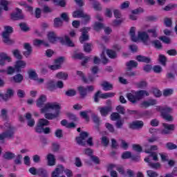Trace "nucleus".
Wrapping results in <instances>:
<instances>
[{
  "label": "nucleus",
  "mask_w": 177,
  "mask_h": 177,
  "mask_svg": "<svg viewBox=\"0 0 177 177\" xmlns=\"http://www.w3.org/2000/svg\"><path fill=\"white\" fill-rule=\"evenodd\" d=\"M60 104L57 102H48L45 104L44 108L41 109V113L44 114L46 120H53L57 118L60 114Z\"/></svg>",
  "instance_id": "f257e3e1"
},
{
  "label": "nucleus",
  "mask_w": 177,
  "mask_h": 177,
  "mask_svg": "<svg viewBox=\"0 0 177 177\" xmlns=\"http://www.w3.org/2000/svg\"><path fill=\"white\" fill-rule=\"evenodd\" d=\"M48 39L51 44H55L57 41H59L63 45L68 46H74V43L71 41L68 36L65 35L64 37H59L55 32H50L48 34Z\"/></svg>",
  "instance_id": "f03ea898"
},
{
  "label": "nucleus",
  "mask_w": 177,
  "mask_h": 177,
  "mask_svg": "<svg viewBox=\"0 0 177 177\" xmlns=\"http://www.w3.org/2000/svg\"><path fill=\"white\" fill-rule=\"evenodd\" d=\"M89 136V133L86 131H83L80 133V136L76 137L75 140L80 146H86V143L88 146H93V141L92 137L88 139ZM86 139H88L86 140Z\"/></svg>",
  "instance_id": "7ed1b4c3"
},
{
  "label": "nucleus",
  "mask_w": 177,
  "mask_h": 177,
  "mask_svg": "<svg viewBox=\"0 0 177 177\" xmlns=\"http://www.w3.org/2000/svg\"><path fill=\"white\" fill-rule=\"evenodd\" d=\"M5 31L2 33L3 42L7 44V45H12L15 44V41L10 39V34L13 32V28L12 26H5Z\"/></svg>",
  "instance_id": "20e7f679"
},
{
  "label": "nucleus",
  "mask_w": 177,
  "mask_h": 177,
  "mask_svg": "<svg viewBox=\"0 0 177 177\" xmlns=\"http://www.w3.org/2000/svg\"><path fill=\"white\" fill-rule=\"evenodd\" d=\"M88 31H91V28L89 27H84L80 29L82 35L80 37V42L81 44L86 42V41H89V35L88 34Z\"/></svg>",
  "instance_id": "39448f33"
},
{
  "label": "nucleus",
  "mask_w": 177,
  "mask_h": 177,
  "mask_svg": "<svg viewBox=\"0 0 177 177\" xmlns=\"http://www.w3.org/2000/svg\"><path fill=\"white\" fill-rule=\"evenodd\" d=\"M138 39H140L145 45H149L150 44V36L146 32H138Z\"/></svg>",
  "instance_id": "423d86ee"
},
{
  "label": "nucleus",
  "mask_w": 177,
  "mask_h": 177,
  "mask_svg": "<svg viewBox=\"0 0 177 177\" xmlns=\"http://www.w3.org/2000/svg\"><path fill=\"white\" fill-rule=\"evenodd\" d=\"M16 12L11 15V19L12 20H23L24 15H23V10L19 8H15Z\"/></svg>",
  "instance_id": "0eeeda50"
},
{
  "label": "nucleus",
  "mask_w": 177,
  "mask_h": 177,
  "mask_svg": "<svg viewBox=\"0 0 177 177\" xmlns=\"http://www.w3.org/2000/svg\"><path fill=\"white\" fill-rule=\"evenodd\" d=\"M157 104V101L156 100L150 99L147 101H143L140 103V107L141 109H147V107H150V106H154Z\"/></svg>",
  "instance_id": "6e6552de"
},
{
  "label": "nucleus",
  "mask_w": 177,
  "mask_h": 177,
  "mask_svg": "<svg viewBox=\"0 0 177 177\" xmlns=\"http://www.w3.org/2000/svg\"><path fill=\"white\" fill-rule=\"evenodd\" d=\"M26 66H27V63L23 60H18L16 62L15 67L16 73H21V68H25Z\"/></svg>",
  "instance_id": "1a4fd4ad"
},
{
  "label": "nucleus",
  "mask_w": 177,
  "mask_h": 177,
  "mask_svg": "<svg viewBox=\"0 0 177 177\" xmlns=\"http://www.w3.org/2000/svg\"><path fill=\"white\" fill-rule=\"evenodd\" d=\"M15 94V91L12 89L8 88L6 93V94L0 93V97L6 102V100H9Z\"/></svg>",
  "instance_id": "9d476101"
},
{
  "label": "nucleus",
  "mask_w": 177,
  "mask_h": 177,
  "mask_svg": "<svg viewBox=\"0 0 177 177\" xmlns=\"http://www.w3.org/2000/svg\"><path fill=\"white\" fill-rule=\"evenodd\" d=\"M4 135V139H13V136L15 135V127H10L9 129L3 132Z\"/></svg>",
  "instance_id": "9b49d317"
},
{
  "label": "nucleus",
  "mask_w": 177,
  "mask_h": 177,
  "mask_svg": "<svg viewBox=\"0 0 177 177\" xmlns=\"http://www.w3.org/2000/svg\"><path fill=\"white\" fill-rule=\"evenodd\" d=\"M24 48L26 50L23 53V55L25 57H28L32 53V47L30 43H25L24 44Z\"/></svg>",
  "instance_id": "f8f14e48"
},
{
  "label": "nucleus",
  "mask_w": 177,
  "mask_h": 177,
  "mask_svg": "<svg viewBox=\"0 0 177 177\" xmlns=\"http://www.w3.org/2000/svg\"><path fill=\"white\" fill-rule=\"evenodd\" d=\"M162 125L165 128V129L162 131V135H168V133H169V131H174V129H175V124L163 123Z\"/></svg>",
  "instance_id": "ddd939ff"
},
{
  "label": "nucleus",
  "mask_w": 177,
  "mask_h": 177,
  "mask_svg": "<svg viewBox=\"0 0 177 177\" xmlns=\"http://www.w3.org/2000/svg\"><path fill=\"white\" fill-rule=\"evenodd\" d=\"M143 125L144 124L142 121L137 120L131 122L129 124V128L131 129H142V128H143Z\"/></svg>",
  "instance_id": "4468645a"
},
{
  "label": "nucleus",
  "mask_w": 177,
  "mask_h": 177,
  "mask_svg": "<svg viewBox=\"0 0 177 177\" xmlns=\"http://www.w3.org/2000/svg\"><path fill=\"white\" fill-rule=\"evenodd\" d=\"M12 62V58L8 56V54L5 53H0V66L6 64V62Z\"/></svg>",
  "instance_id": "2eb2a0df"
},
{
  "label": "nucleus",
  "mask_w": 177,
  "mask_h": 177,
  "mask_svg": "<svg viewBox=\"0 0 177 177\" xmlns=\"http://www.w3.org/2000/svg\"><path fill=\"white\" fill-rule=\"evenodd\" d=\"M64 172V167L62 165H59L55 171L52 172L51 177H59Z\"/></svg>",
  "instance_id": "dca6fc26"
},
{
  "label": "nucleus",
  "mask_w": 177,
  "mask_h": 177,
  "mask_svg": "<svg viewBox=\"0 0 177 177\" xmlns=\"http://www.w3.org/2000/svg\"><path fill=\"white\" fill-rule=\"evenodd\" d=\"M149 92L145 90L136 91V98L138 101L142 100V99H144L145 96H149Z\"/></svg>",
  "instance_id": "f3484780"
},
{
  "label": "nucleus",
  "mask_w": 177,
  "mask_h": 177,
  "mask_svg": "<svg viewBox=\"0 0 177 177\" xmlns=\"http://www.w3.org/2000/svg\"><path fill=\"white\" fill-rule=\"evenodd\" d=\"M100 113L102 117H107L109 113H111L112 108L111 106H103L99 108Z\"/></svg>",
  "instance_id": "a211bd4d"
},
{
  "label": "nucleus",
  "mask_w": 177,
  "mask_h": 177,
  "mask_svg": "<svg viewBox=\"0 0 177 177\" xmlns=\"http://www.w3.org/2000/svg\"><path fill=\"white\" fill-rule=\"evenodd\" d=\"M46 88L50 92H53L56 89V83L55 80H50L46 83Z\"/></svg>",
  "instance_id": "6ab92c4d"
},
{
  "label": "nucleus",
  "mask_w": 177,
  "mask_h": 177,
  "mask_svg": "<svg viewBox=\"0 0 177 177\" xmlns=\"http://www.w3.org/2000/svg\"><path fill=\"white\" fill-rule=\"evenodd\" d=\"M127 97L129 102L133 103V104H135L138 102V100L136 97V92L135 93H129L127 94Z\"/></svg>",
  "instance_id": "aec40b11"
},
{
  "label": "nucleus",
  "mask_w": 177,
  "mask_h": 177,
  "mask_svg": "<svg viewBox=\"0 0 177 177\" xmlns=\"http://www.w3.org/2000/svg\"><path fill=\"white\" fill-rule=\"evenodd\" d=\"M48 165L50 167H53L56 165V158H55V155L49 153L47 155Z\"/></svg>",
  "instance_id": "412c9836"
},
{
  "label": "nucleus",
  "mask_w": 177,
  "mask_h": 177,
  "mask_svg": "<svg viewBox=\"0 0 177 177\" xmlns=\"http://www.w3.org/2000/svg\"><path fill=\"white\" fill-rule=\"evenodd\" d=\"M128 71H131L132 68H136L138 67V62L134 60H130L126 63Z\"/></svg>",
  "instance_id": "4be33fe9"
},
{
  "label": "nucleus",
  "mask_w": 177,
  "mask_h": 177,
  "mask_svg": "<svg viewBox=\"0 0 177 177\" xmlns=\"http://www.w3.org/2000/svg\"><path fill=\"white\" fill-rule=\"evenodd\" d=\"M25 118H26V120H28V127H32L35 125V120L32 118L31 113H26L25 115Z\"/></svg>",
  "instance_id": "5701e85b"
},
{
  "label": "nucleus",
  "mask_w": 177,
  "mask_h": 177,
  "mask_svg": "<svg viewBox=\"0 0 177 177\" xmlns=\"http://www.w3.org/2000/svg\"><path fill=\"white\" fill-rule=\"evenodd\" d=\"M33 45L35 46H41V45H44V46H46V47L49 46V44L45 41V40H41L38 39H36L33 41Z\"/></svg>",
  "instance_id": "b1692460"
},
{
  "label": "nucleus",
  "mask_w": 177,
  "mask_h": 177,
  "mask_svg": "<svg viewBox=\"0 0 177 177\" xmlns=\"http://www.w3.org/2000/svg\"><path fill=\"white\" fill-rule=\"evenodd\" d=\"M28 75L30 80H32L33 81L37 80L38 74L37 73V72H35V70L34 69H29L28 71Z\"/></svg>",
  "instance_id": "393cba45"
},
{
  "label": "nucleus",
  "mask_w": 177,
  "mask_h": 177,
  "mask_svg": "<svg viewBox=\"0 0 177 177\" xmlns=\"http://www.w3.org/2000/svg\"><path fill=\"white\" fill-rule=\"evenodd\" d=\"M12 80H13L14 82H16V84H21V82H22L24 80V76L20 73H18L12 77Z\"/></svg>",
  "instance_id": "a878e982"
},
{
  "label": "nucleus",
  "mask_w": 177,
  "mask_h": 177,
  "mask_svg": "<svg viewBox=\"0 0 177 177\" xmlns=\"http://www.w3.org/2000/svg\"><path fill=\"white\" fill-rule=\"evenodd\" d=\"M37 176H41V177H48V171L46 169L40 167L37 169Z\"/></svg>",
  "instance_id": "bb28decb"
},
{
  "label": "nucleus",
  "mask_w": 177,
  "mask_h": 177,
  "mask_svg": "<svg viewBox=\"0 0 177 177\" xmlns=\"http://www.w3.org/2000/svg\"><path fill=\"white\" fill-rule=\"evenodd\" d=\"M15 157H16V155L11 151H6L3 155V158H4V160H13Z\"/></svg>",
  "instance_id": "cd10ccee"
},
{
  "label": "nucleus",
  "mask_w": 177,
  "mask_h": 177,
  "mask_svg": "<svg viewBox=\"0 0 177 177\" xmlns=\"http://www.w3.org/2000/svg\"><path fill=\"white\" fill-rule=\"evenodd\" d=\"M136 31V27L133 26L130 28L129 35L131 36V41H133V42L138 41V37H136V36L135 35Z\"/></svg>",
  "instance_id": "c85d7f7f"
},
{
  "label": "nucleus",
  "mask_w": 177,
  "mask_h": 177,
  "mask_svg": "<svg viewBox=\"0 0 177 177\" xmlns=\"http://www.w3.org/2000/svg\"><path fill=\"white\" fill-rule=\"evenodd\" d=\"M136 60H138V62H141L142 63H150V62H151V59H150V57L142 55H138L136 57Z\"/></svg>",
  "instance_id": "c756f323"
},
{
  "label": "nucleus",
  "mask_w": 177,
  "mask_h": 177,
  "mask_svg": "<svg viewBox=\"0 0 177 177\" xmlns=\"http://www.w3.org/2000/svg\"><path fill=\"white\" fill-rule=\"evenodd\" d=\"M45 102H46V96L44 95H41L37 101V107H42Z\"/></svg>",
  "instance_id": "7c9ffc66"
},
{
  "label": "nucleus",
  "mask_w": 177,
  "mask_h": 177,
  "mask_svg": "<svg viewBox=\"0 0 177 177\" xmlns=\"http://www.w3.org/2000/svg\"><path fill=\"white\" fill-rule=\"evenodd\" d=\"M79 93L81 97H85L86 95H88V91L86 90V87L80 86L78 87Z\"/></svg>",
  "instance_id": "2f4dec72"
},
{
  "label": "nucleus",
  "mask_w": 177,
  "mask_h": 177,
  "mask_svg": "<svg viewBox=\"0 0 177 177\" xmlns=\"http://www.w3.org/2000/svg\"><path fill=\"white\" fill-rule=\"evenodd\" d=\"M101 86H102L103 91H111L113 89V84L107 82H104V83H102L101 84Z\"/></svg>",
  "instance_id": "473e14b6"
},
{
  "label": "nucleus",
  "mask_w": 177,
  "mask_h": 177,
  "mask_svg": "<svg viewBox=\"0 0 177 177\" xmlns=\"http://www.w3.org/2000/svg\"><path fill=\"white\" fill-rule=\"evenodd\" d=\"M124 120H128V117L125 116L123 118V120H118L116 121L115 125L118 129H122V127H124Z\"/></svg>",
  "instance_id": "72a5a7b5"
},
{
  "label": "nucleus",
  "mask_w": 177,
  "mask_h": 177,
  "mask_svg": "<svg viewBox=\"0 0 177 177\" xmlns=\"http://www.w3.org/2000/svg\"><path fill=\"white\" fill-rule=\"evenodd\" d=\"M12 53L16 59L18 60H21L23 59V55H21V53L19 49H15L12 51Z\"/></svg>",
  "instance_id": "f704fd0d"
},
{
  "label": "nucleus",
  "mask_w": 177,
  "mask_h": 177,
  "mask_svg": "<svg viewBox=\"0 0 177 177\" xmlns=\"http://www.w3.org/2000/svg\"><path fill=\"white\" fill-rule=\"evenodd\" d=\"M84 16H85V12H84V10H76L73 13V17H75V18L84 17Z\"/></svg>",
  "instance_id": "c9c22d12"
},
{
  "label": "nucleus",
  "mask_w": 177,
  "mask_h": 177,
  "mask_svg": "<svg viewBox=\"0 0 177 177\" xmlns=\"http://www.w3.org/2000/svg\"><path fill=\"white\" fill-rule=\"evenodd\" d=\"M157 26H154L153 28L149 29L147 30V32L149 34H151V37H152L153 38H157V37H158V34H157Z\"/></svg>",
  "instance_id": "e433bc0d"
},
{
  "label": "nucleus",
  "mask_w": 177,
  "mask_h": 177,
  "mask_svg": "<svg viewBox=\"0 0 177 177\" xmlns=\"http://www.w3.org/2000/svg\"><path fill=\"white\" fill-rule=\"evenodd\" d=\"M63 26V20L62 19L57 17L54 19V27L55 28H59V27Z\"/></svg>",
  "instance_id": "4c0bfd02"
},
{
  "label": "nucleus",
  "mask_w": 177,
  "mask_h": 177,
  "mask_svg": "<svg viewBox=\"0 0 177 177\" xmlns=\"http://www.w3.org/2000/svg\"><path fill=\"white\" fill-rule=\"evenodd\" d=\"M145 153L149 154V157H152L153 161H158V155L156 152L150 151V150H145Z\"/></svg>",
  "instance_id": "58836bf2"
},
{
  "label": "nucleus",
  "mask_w": 177,
  "mask_h": 177,
  "mask_svg": "<svg viewBox=\"0 0 177 177\" xmlns=\"http://www.w3.org/2000/svg\"><path fill=\"white\" fill-rule=\"evenodd\" d=\"M93 8L94 9V10H97L100 12V10H102V9H103V8L102 7V4H100V3H99V1H94L93 2Z\"/></svg>",
  "instance_id": "ea45409f"
},
{
  "label": "nucleus",
  "mask_w": 177,
  "mask_h": 177,
  "mask_svg": "<svg viewBox=\"0 0 177 177\" xmlns=\"http://www.w3.org/2000/svg\"><path fill=\"white\" fill-rule=\"evenodd\" d=\"M115 93H105L100 95L101 99H108V97H114Z\"/></svg>",
  "instance_id": "a19ab883"
},
{
  "label": "nucleus",
  "mask_w": 177,
  "mask_h": 177,
  "mask_svg": "<svg viewBox=\"0 0 177 177\" xmlns=\"http://www.w3.org/2000/svg\"><path fill=\"white\" fill-rule=\"evenodd\" d=\"M56 77L58 78V80H67V77H68V75L64 72H59Z\"/></svg>",
  "instance_id": "79ce46f5"
},
{
  "label": "nucleus",
  "mask_w": 177,
  "mask_h": 177,
  "mask_svg": "<svg viewBox=\"0 0 177 177\" xmlns=\"http://www.w3.org/2000/svg\"><path fill=\"white\" fill-rule=\"evenodd\" d=\"M106 55L110 57V59L117 58V53L113 50H107Z\"/></svg>",
  "instance_id": "37998d69"
},
{
  "label": "nucleus",
  "mask_w": 177,
  "mask_h": 177,
  "mask_svg": "<svg viewBox=\"0 0 177 177\" xmlns=\"http://www.w3.org/2000/svg\"><path fill=\"white\" fill-rule=\"evenodd\" d=\"M0 5L3 8L4 10H9V8L8 7V6L9 5V1L6 0H0Z\"/></svg>",
  "instance_id": "c03bdc74"
},
{
  "label": "nucleus",
  "mask_w": 177,
  "mask_h": 177,
  "mask_svg": "<svg viewBox=\"0 0 177 177\" xmlns=\"http://www.w3.org/2000/svg\"><path fill=\"white\" fill-rule=\"evenodd\" d=\"M104 27V26L103 25V24L100 22H95L93 26V28L95 31H100V30H102V28H103Z\"/></svg>",
  "instance_id": "a18cd8bd"
},
{
  "label": "nucleus",
  "mask_w": 177,
  "mask_h": 177,
  "mask_svg": "<svg viewBox=\"0 0 177 177\" xmlns=\"http://www.w3.org/2000/svg\"><path fill=\"white\" fill-rule=\"evenodd\" d=\"M39 125L44 127H47V125H49V121L46 119H39V122L37 123Z\"/></svg>",
  "instance_id": "49530a36"
},
{
  "label": "nucleus",
  "mask_w": 177,
  "mask_h": 177,
  "mask_svg": "<svg viewBox=\"0 0 177 177\" xmlns=\"http://www.w3.org/2000/svg\"><path fill=\"white\" fill-rule=\"evenodd\" d=\"M149 44H152L153 45H154L155 48H156L157 49H161V48H162L161 41H160L159 40H155L152 41H151Z\"/></svg>",
  "instance_id": "de8ad7c7"
},
{
  "label": "nucleus",
  "mask_w": 177,
  "mask_h": 177,
  "mask_svg": "<svg viewBox=\"0 0 177 177\" xmlns=\"http://www.w3.org/2000/svg\"><path fill=\"white\" fill-rule=\"evenodd\" d=\"M158 60L162 66H165L167 64V57L164 55H160Z\"/></svg>",
  "instance_id": "09e8293b"
},
{
  "label": "nucleus",
  "mask_w": 177,
  "mask_h": 177,
  "mask_svg": "<svg viewBox=\"0 0 177 177\" xmlns=\"http://www.w3.org/2000/svg\"><path fill=\"white\" fill-rule=\"evenodd\" d=\"M0 117L2 120L6 121L8 120V111L6 109H2L0 113Z\"/></svg>",
  "instance_id": "8fccbe9b"
},
{
  "label": "nucleus",
  "mask_w": 177,
  "mask_h": 177,
  "mask_svg": "<svg viewBox=\"0 0 177 177\" xmlns=\"http://www.w3.org/2000/svg\"><path fill=\"white\" fill-rule=\"evenodd\" d=\"M120 118H121V115H120V113H113L111 115V121H118V120H120Z\"/></svg>",
  "instance_id": "3c124183"
},
{
  "label": "nucleus",
  "mask_w": 177,
  "mask_h": 177,
  "mask_svg": "<svg viewBox=\"0 0 177 177\" xmlns=\"http://www.w3.org/2000/svg\"><path fill=\"white\" fill-rule=\"evenodd\" d=\"M101 143L106 147V146H109V143H110V140L106 136H103L101 138Z\"/></svg>",
  "instance_id": "603ef678"
},
{
  "label": "nucleus",
  "mask_w": 177,
  "mask_h": 177,
  "mask_svg": "<svg viewBox=\"0 0 177 177\" xmlns=\"http://www.w3.org/2000/svg\"><path fill=\"white\" fill-rule=\"evenodd\" d=\"M105 127L106 129H108V131L111 133H114V132H115V129H114V126H113V124L110 123H106Z\"/></svg>",
  "instance_id": "864d4df0"
},
{
  "label": "nucleus",
  "mask_w": 177,
  "mask_h": 177,
  "mask_svg": "<svg viewBox=\"0 0 177 177\" xmlns=\"http://www.w3.org/2000/svg\"><path fill=\"white\" fill-rule=\"evenodd\" d=\"M92 44H89V43H86L84 44V52L87 53H90L91 51L92 50Z\"/></svg>",
  "instance_id": "5fc2aeb1"
},
{
  "label": "nucleus",
  "mask_w": 177,
  "mask_h": 177,
  "mask_svg": "<svg viewBox=\"0 0 177 177\" xmlns=\"http://www.w3.org/2000/svg\"><path fill=\"white\" fill-rule=\"evenodd\" d=\"M166 148H167L168 150H175L177 149V145L173 142H167L166 143Z\"/></svg>",
  "instance_id": "6e6d98bb"
},
{
  "label": "nucleus",
  "mask_w": 177,
  "mask_h": 177,
  "mask_svg": "<svg viewBox=\"0 0 177 177\" xmlns=\"http://www.w3.org/2000/svg\"><path fill=\"white\" fill-rule=\"evenodd\" d=\"M149 167L153 169H160V168H161V164L160 162H151L149 163Z\"/></svg>",
  "instance_id": "4d7b16f0"
},
{
  "label": "nucleus",
  "mask_w": 177,
  "mask_h": 177,
  "mask_svg": "<svg viewBox=\"0 0 177 177\" xmlns=\"http://www.w3.org/2000/svg\"><path fill=\"white\" fill-rule=\"evenodd\" d=\"M136 86L140 88V89H143L144 88H146V86H147V82H146L145 81L137 82Z\"/></svg>",
  "instance_id": "13d9d810"
},
{
  "label": "nucleus",
  "mask_w": 177,
  "mask_h": 177,
  "mask_svg": "<svg viewBox=\"0 0 177 177\" xmlns=\"http://www.w3.org/2000/svg\"><path fill=\"white\" fill-rule=\"evenodd\" d=\"M131 157H132V153H131V151H125L122 154V158L123 160L131 158Z\"/></svg>",
  "instance_id": "bf43d9fd"
},
{
  "label": "nucleus",
  "mask_w": 177,
  "mask_h": 177,
  "mask_svg": "<svg viewBox=\"0 0 177 177\" xmlns=\"http://www.w3.org/2000/svg\"><path fill=\"white\" fill-rule=\"evenodd\" d=\"M175 8H177L176 4H169L163 8V10L168 12L169 10H172V9H175Z\"/></svg>",
  "instance_id": "052dcab7"
},
{
  "label": "nucleus",
  "mask_w": 177,
  "mask_h": 177,
  "mask_svg": "<svg viewBox=\"0 0 177 177\" xmlns=\"http://www.w3.org/2000/svg\"><path fill=\"white\" fill-rule=\"evenodd\" d=\"M66 115L71 121H78V118H77V116L74 113H68Z\"/></svg>",
  "instance_id": "680f3d73"
},
{
  "label": "nucleus",
  "mask_w": 177,
  "mask_h": 177,
  "mask_svg": "<svg viewBox=\"0 0 177 177\" xmlns=\"http://www.w3.org/2000/svg\"><path fill=\"white\" fill-rule=\"evenodd\" d=\"M147 176L149 177H158V173L154 171L153 170H148L147 171Z\"/></svg>",
  "instance_id": "e2e57ef3"
},
{
  "label": "nucleus",
  "mask_w": 177,
  "mask_h": 177,
  "mask_svg": "<svg viewBox=\"0 0 177 177\" xmlns=\"http://www.w3.org/2000/svg\"><path fill=\"white\" fill-rule=\"evenodd\" d=\"M172 111V108L165 106L161 109V114H168V113H171Z\"/></svg>",
  "instance_id": "0e129e2a"
},
{
  "label": "nucleus",
  "mask_w": 177,
  "mask_h": 177,
  "mask_svg": "<svg viewBox=\"0 0 177 177\" xmlns=\"http://www.w3.org/2000/svg\"><path fill=\"white\" fill-rule=\"evenodd\" d=\"M174 93V89L167 88L163 91V96H171Z\"/></svg>",
  "instance_id": "69168bd1"
},
{
  "label": "nucleus",
  "mask_w": 177,
  "mask_h": 177,
  "mask_svg": "<svg viewBox=\"0 0 177 177\" xmlns=\"http://www.w3.org/2000/svg\"><path fill=\"white\" fill-rule=\"evenodd\" d=\"M132 147L133 150H134V151H137V153H142V148L139 145H133Z\"/></svg>",
  "instance_id": "338daca9"
},
{
  "label": "nucleus",
  "mask_w": 177,
  "mask_h": 177,
  "mask_svg": "<svg viewBox=\"0 0 177 177\" xmlns=\"http://www.w3.org/2000/svg\"><path fill=\"white\" fill-rule=\"evenodd\" d=\"M116 110L119 114H125V108L121 105L118 106L116 107Z\"/></svg>",
  "instance_id": "774afa93"
}]
</instances>
